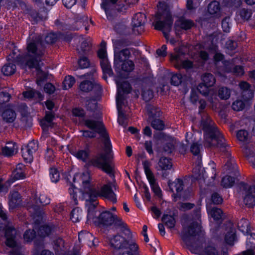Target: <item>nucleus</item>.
I'll return each instance as SVG.
<instances>
[{"mask_svg": "<svg viewBox=\"0 0 255 255\" xmlns=\"http://www.w3.org/2000/svg\"><path fill=\"white\" fill-rule=\"evenodd\" d=\"M25 166L21 163H19L16 166L15 169L12 171L10 178L7 181L8 185L14 181L19 179H22L25 177L24 173Z\"/></svg>", "mask_w": 255, "mask_h": 255, "instance_id": "obj_17", "label": "nucleus"}, {"mask_svg": "<svg viewBox=\"0 0 255 255\" xmlns=\"http://www.w3.org/2000/svg\"><path fill=\"white\" fill-rule=\"evenodd\" d=\"M168 186L172 193V196L174 201H176L178 198L186 199L190 196L189 192L184 190V181L181 179L178 178L174 181L169 182Z\"/></svg>", "mask_w": 255, "mask_h": 255, "instance_id": "obj_13", "label": "nucleus"}, {"mask_svg": "<svg viewBox=\"0 0 255 255\" xmlns=\"http://www.w3.org/2000/svg\"><path fill=\"white\" fill-rule=\"evenodd\" d=\"M85 125L89 128L92 129L93 131L84 130L83 131V136L86 137H94L96 136V133H98L105 138V141L109 140L107 138V135L105 131L104 125L101 122L92 120H86L85 121Z\"/></svg>", "mask_w": 255, "mask_h": 255, "instance_id": "obj_12", "label": "nucleus"}, {"mask_svg": "<svg viewBox=\"0 0 255 255\" xmlns=\"http://www.w3.org/2000/svg\"><path fill=\"white\" fill-rule=\"evenodd\" d=\"M200 255H219L216 250L213 247H207L204 252L200 254ZM220 255H228V254L224 252Z\"/></svg>", "mask_w": 255, "mask_h": 255, "instance_id": "obj_52", "label": "nucleus"}, {"mask_svg": "<svg viewBox=\"0 0 255 255\" xmlns=\"http://www.w3.org/2000/svg\"><path fill=\"white\" fill-rule=\"evenodd\" d=\"M111 149V145L109 140H107L105 142L104 153H100L94 156L90 161L89 164L102 169L105 172L113 176L112 167L107 162L108 156Z\"/></svg>", "mask_w": 255, "mask_h": 255, "instance_id": "obj_9", "label": "nucleus"}, {"mask_svg": "<svg viewBox=\"0 0 255 255\" xmlns=\"http://www.w3.org/2000/svg\"><path fill=\"white\" fill-rule=\"evenodd\" d=\"M117 95L116 97L117 107L118 111V121L120 125L125 127L127 125V119L123 112L122 105L124 103L125 94H128L131 91V87L128 83L122 79H117Z\"/></svg>", "mask_w": 255, "mask_h": 255, "instance_id": "obj_7", "label": "nucleus"}, {"mask_svg": "<svg viewBox=\"0 0 255 255\" xmlns=\"http://www.w3.org/2000/svg\"><path fill=\"white\" fill-rule=\"evenodd\" d=\"M129 51L128 49H124L120 52L115 50L114 64L116 69H120L121 63L126 61L129 55Z\"/></svg>", "mask_w": 255, "mask_h": 255, "instance_id": "obj_19", "label": "nucleus"}, {"mask_svg": "<svg viewBox=\"0 0 255 255\" xmlns=\"http://www.w3.org/2000/svg\"><path fill=\"white\" fill-rule=\"evenodd\" d=\"M35 236V232L34 230H29L25 232L23 238L25 241L29 242L34 238Z\"/></svg>", "mask_w": 255, "mask_h": 255, "instance_id": "obj_62", "label": "nucleus"}, {"mask_svg": "<svg viewBox=\"0 0 255 255\" xmlns=\"http://www.w3.org/2000/svg\"><path fill=\"white\" fill-rule=\"evenodd\" d=\"M162 220L168 228H173L175 226V221L173 216L164 215L163 216Z\"/></svg>", "mask_w": 255, "mask_h": 255, "instance_id": "obj_45", "label": "nucleus"}, {"mask_svg": "<svg viewBox=\"0 0 255 255\" xmlns=\"http://www.w3.org/2000/svg\"><path fill=\"white\" fill-rule=\"evenodd\" d=\"M100 63L104 74L111 75L112 74V70L108 58L100 60Z\"/></svg>", "mask_w": 255, "mask_h": 255, "instance_id": "obj_41", "label": "nucleus"}, {"mask_svg": "<svg viewBox=\"0 0 255 255\" xmlns=\"http://www.w3.org/2000/svg\"><path fill=\"white\" fill-rule=\"evenodd\" d=\"M16 235V231L12 223L7 220L6 213L0 203V242L8 247H14Z\"/></svg>", "mask_w": 255, "mask_h": 255, "instance_id": "obj_3", "label": "nucleus"}, {"mask_svg": "<svg viewBox=\"0 0 255 255\" xmlns=\"http://www.w3.org/2000/svg\"><path fill=\"white\" fill-rule=\"evenodd\" d=\"M72 154L78 159L85 162L89 157V151L87 149H80L73 151Z\"/></svg>", "mask_w": 255, "mask_h": 255, "instance_id": "obj_32", "label": "nucleus"}, {"mask_svg": "<svg viewBox=\"0 0 255 255\" xmlns=\"http://www.w3.org/2000/svg\"><path fill=\"white\" fill-rule=\"evenodd\" d=\"M201 126L205 133L204 146L210 148L217 147L227 153V155H230L229 147L223 135L216 129V126L210 118L207 117L201 121Z\"/></svg>", "mask_w": 255, "mask_h": 255, "instance_id": "obj_2", "label": "nucleus"}, {"mask_svg": "<svg viewBox=\"0 0 255 255\" xmlns=\"http://www.w3.org/2000/svg\"><path fill=\"white\" fill-rule=\"evenodd\" d=\"M54 229V228L52 226L48 225H45L41 226L39 229L38 234L40 236L44 237L48 235Z\"/></svg>", "mask_w": 255, "mask_h": 255, "instance_id": "obj_54", "label": "nucleus"}, {"mask_svg": "<svg viewBox=\"0 0 255 255\" xmlns=\"http://www.w3.org/2000/svg\"><path fill=\"white\" fill-rule=\"evenodd\" d=\"M235 239V230L234 229H231L225 235V241L228 244L232 245L234 244Z\"/></svg>", "mask_w": 255, "mask_h": 255, "instance_id": "obj_46", "label": "nucleus"}, {"mask_svg": "<svg viewBox=\"0 0 255 255\" xmlns=\"http://www.w3.org/2000/svg\"><path fill=\"white\" fill-rule=\"evenodd\" d=\"M145 20V16L144 14L137 13L134 15L132 21V30L134 34H141L143 31Z\"/></svg>", "mask_w": 255, "mask_h": 255, "instance_id": "obj_16", "label": "nucleus"}, {"mask_svg": "<svg viewBox=\"0 0 255 255\" xmlns=\"http://www.w3.org/2000/svg\"><path fill=\"white\" fill-rule=\"evenodd\" d=\"M175 27L179 26L183 29H188L193 25V22L189 19L184 18L180 19L175 22Z\"/></svg>", "mask_w": 255, "mask_h": 255, "instance_id": "obj_34", "label": "nucleus"}, {"mask_svg": "<svg viewBox=\"0 0 255 255\" xmlns=\"http://www.w3.org/2000/svg\"><path fill=\"white\" fill-rule=\"evenodd\" d=\"M2 117L6 122L11 123L15 119L16 116L14 111L10 109H7L3 112Z\"/></svg>", "mask_w": 255, "mask_h": 255, "instance_id": "obj_39", "label": "nucleus"}, {"mask_svg": "<svg viewBox=\"0 0 255 255\" xmlns=\"http://www.w3.org/2000/svg\"><path fill=\"white\" fill-rule=\"evenodd\" d=\"M208 11L211 15H214L217 17L220 16V6L219 3L217 1L211 2L208 5Z\"/></svg>", "mask_w": 255, "mask_h": 255, "instance_id": "obj_28", "label": "nucleus"}, {"mask_svg": "<svg viewBox=\"0 0 255 255\" xmlns=\"http://www.w3.org/2000/svg\"><path fill=\"white\" fill-rule=\"evenodd\" d=\"M25 148L27 149L28 151H29L30 152L33 153L37 150V143L36 141H31L29 142L27 146Z\"/></svg>", "mask_w": 255, "mask_h": 255, "instance_id": "obj_64", "label": "nucleus"}, {"mask_svg": "<svg viewBox=\"0 0 255 255\" xmlns=\"http://www.w3.org/2000/svg\"><path fill=\"white\" fill-rule=\"evenodd\" d=\"M201 147V145L200 144L199 145L197 143H194L191 145L190 149L191 152L194 155L196 156V166L193 168V171L195 175H198L196 176L195 178L198 180L201 179V173H203V169L201 166V157L199 155Z\"/></svg>", "mask_w": 255, "mask_h": 255, "instance_id": "obj_15", "label": "nucleus"}, {"mask_svg": "<svg viewBox=\"0 0 255 255\" xmlns=\"http://www.w3.org/2000/svg\"><path fill=\"white\" fill-rule=\"evenodd\" d=\"M17 149L18 147L14 142H9L2 149V153L6 156H12L17 152Z\"/></svg>", "mask_w": 255, "mask_h": 255, "instance_id": "obj_24", "label": "nucleus"}, {"mask_svg": "<svg viewBox=\"0 0 255 255\" xmlns=\"http://www.w3.org/2000/svg\"><path fill=\"white\" fill-rule=\"evenodd\" d=\"M200 215L198 213L196 216V219L194 220H188L186 224L183 225V229L181 232V236L182 240L185 245L190 248L192 252L196 253L193 249V238L197 235L201 234L200 226Z\"/></svg>", "mask_w": 255, "mask_h": 255, "instance_id": "obj_4", "label": "nucleus"}, {"mask_svg": "<svg viewBox=\"0 0 255 255\" xmlns=\"http://www.w3.org/2000/svg\"><path fill=\"white\" fill-rule=\"evenodd\" d=\"M78 64L81 68L84 69L89 67L90 62L86 57H82L78 61Z\"/></svg>", "mask_w": 255, "mask_h": 255, "instance_id": "obj_63", "label": "nucleus"}, {"mask_svg": "<svg viewBox=\"0 0 255 255\" xmlns=\"http://www.w3.org/2000/svg\"><path fill=\"white\" fill-rule=\"evenodd\" d=\"M237 138L242 144V147L244 150V152L247 154L248 153L247 147V143L250 139L248 132L246 130H240L237 132Z\"/></svg>", "mask_w": 255, "mask_h": 255, "instance_id": "obj_22", "label": "nucleus"}, {"mask_svg": "<svg viewBox=\"0 0 255 255\" xmlns=\"http://www.w3.org/2000/svg\"><path fill=\"white\" fill-rule=\"evenodd\" d=\"M126 251L122 254V255H138V246L132 241L130 242L128 246L124 248Z\"/></svg>", "mask_w": 255, "mask_h": 255, "instance_id": "obj_30", "label": "nucleus"}, {"mask_svg": "<svg viewBox=\"0 0 255 255\" xmlns=\"http://www.w3.org/2000/svg\"><path fill=\"white\" fill-rule=\"evenodd\" d=\"M94 238L92 234L89 233L88 232H81L79 234V240L80 242H81L82 240H85L87 241L88 245L89 246H96L94 241Z\"/></svg>", "mask_w": 255, "mask_h": 255, "instance_id": "obj_29", "label": "nucleus"}, {"mask_svg": "<svg viewBox=\"0 0 255 255\" xmlns=\"http://www.w3.org/2000/svg\"><path fill=\"white\" fill-rule=\"evenodd\" d=\"M222 26L225 32H229L230 31L231 28V20L229 17H226L223 20Z\"/></svg>", "mask_w": 255, "mask_h": 255, "instance_id": "obj_61", "label": "nucleus"}, {"mask_svg": "<svg viewBox=\"0 0 255 255\" xmlns=\"http://www.w3.org/2000/svg\"><path fill=\"white\" fill-rule=\"evenodd\" d=\"M203 83L207 86L212 87L215 84L216 79L214 76L210 73L205 74L202 78Z\"/></svg>", "mask_w": 255, "mask_h": 255, "instance_id": "obj_38", "label": "nucleus"}, {"mask_svg": "<svg viewBox=\"0 0 255 255\" xmlns=\"http://www.w3.org/2000/svg\"><path fill=\"white\" fill-rule=\"evenodd\" d=\"M209 86H207L206 84L204 83H201L199 84L197 87V89L199 92L203 96L208 97V100L212 104V107H213L214 103L217 100L215 95L210 96L211 94L212 91H210L209 89Z\"/></svg>", "mask_w": 255, "mask_h": 255, "instance_id": "obj_21", "label": "nucleus"}, {"mask_svg": "<svg viewBox=\"0 0 255 255\" xmlns=\"http://www.w3.org/2000/svg\"><path fill=\"white\" fill-rule=\"evenodd\" d=\"M234 183V178L231 176H226L223 178L222 185L225 188L231 187Z\"/></svg>", "mask_w": 255, "mask_h": 255, "instance_id": "obj_49", "label": "nucleus"}, {"mask_svg": "<svg viewBox=\"0 0 255 255\" xmlns=\"http://www.w3.org/2000/svg\"><path fill=\"white\" fill-rule=\"evenodd\" d=\"M159 167L162 170L170 169L172 167L170 160L166 157H161L158 163Z\"/></svg>", "mask_w": 255, "mask_h": 255, "instance_id": "obj_42", "label": "nucleus"}, {"mask_svg": "<svg viewBox=\"0 0 255 255\" xmlns=\"http://www.w3.org/2000/svg\"><path fill=\"white\" fill-rule=\"evenodd\" d=\"M49 175L50 179L53 182H57L60 179V174L57 169L54 167L50 169Z\"/></svg>", "mask_w": 255, "mask_h": 255, "instance_id": "obj_50", "label": "nucleus"}, {"mask_svg": "<svg viewBox=\"0 0 255 255\" xmlns=\"http://www.w3.org/2000/svg\"><path fill=\"white\" fill-rule=\"evenodd\" d=\"M22 150V155L25 161L27 162H30L33 160V154L32 152L28 151L25 148H23Z\"/></svg>", "mask_w": 255, "mask_h": 255, "instance_id": "obj_57", "label": "nucleus"}, {"mask_svg": "<svg viewBox=\"0 0 255 255\" xmlns=\"http://www.w3.org/2000/svg\"><path fill=\"white\" fill-rule=\"evenodd\" d=\"M238 228L244 234H248L250 231L248 220L243 219L238 223Z\"/></svg>", "mask_w": 255, "mask_h": 255, "instance_id": "obj_40", "label": "nucleus"}, {"mask_svg": "<svg viewBox=\"0 0 255 255\" xmlns=\"http://www.w3.org/2000/svg\"><path fill=\"white\" fill-rule=\"evenodd\" d=\"M41 42H30L27 44V53L23 57L20 58L18 64L22 68L28 67L30 68H34L37 71L38 78L37 84L40 85L43 80L46 78L45 73L40 69V57L43 54V48L39 47Z\"/></svg>", "mask_w": 255, "mask_h": 255, "instance_id": "obj_1", "label": "nucleus"}, {"mask_svg": "<svg viewBox=\"0 0 255 255\" xmlns=\"http://www.w3.org/2000/svg\"><path fill=\"white\" fill-rule=\"evenodd\" d=\"M121 68L124 71L130 72L133 70L134 65L132 61L128 60L121 63Z\"/></svg>", "mask_w": 255, "mask_h": 255, "instance_id": "obj_48", "label": "nucleus"}, {"mask_svg": "<svg viewBox=\"0 0 255 255\" xmlns=\"http://www.w3.org/2000/svg\"><path fill=\"white\" fill-rule=\"evenodd\" d=\"M109 243L112 247L116 249H122L128 246L130 242L127 243L124 237L116 235L109 239Z\"/></svg>", "mask_w": 255, "mask_h": 255, "instance_id": "obj_20", "label": "nucleus"}, {"mask_svg": "<svg viewBox=\"0 0 255 255\" xmlns=\"http://www.w3.org/2000/svg\"><path fill=\"white\" fill-rule=\"evenodd\" d=\"M83 217L82 211L79 207L73 209L71 213L70 219L74 223L79 222Z\"/></svg>", "mask_w": 255, "mask_h": 255, "instance_id": "obj_35", "label": "nucleus"}, {"mask_svg": "<svg viewBox=\"0 0 255 255\" xmlns=\"http://www.w3.org/2000/svg\"><path fill=\"white\" fill-rule=\"evenodd\" d=\"M152 128L156 130H162L164 128V125L163 122L159 119H155L152 122Z\"/></svg>", "mask_w": 255, "mask_h": 255, "instance_id": "obj_59", "label": "nucleus"}, {"mask_svg": "<svg viewBox=\"0 0 255 255\" xmlns=\"http://www.w3.org/2000/svg\"><path fill=\"white\" fill-rule=\"evenodd\" d=\"M247 236V247L248 248L253 249L255 247V234L250 233V231L248 234H246Z\"/></svg>", "mask_w": 255, "mask_h": 255, "instance_id": "obj_47", "label": "nucleus"}, {"mask_svg": "<svg viewBox=\"0 0 255 255\" xmlns=\"http://www.w3.org/2000/svg\"><path fill=\"white\" fill-rule=\"evenodd\" d=\"M106 43L104 42L101 43V48L98 52V55L100 59L102 60L104 58H107V52L106 50Z\"/></svg>", "mask_w": 255, "mask_h": 255, "instance_id": "obj_60", "label": "nucleus"}, {"mask_svg": "<svg viewBox=\"0 0 255 255\" xmlns=\"http://www.w3.org/2000/svg\"><path fill=\"white\" fill-rule=\"evenodd\" d=\"M207 210L208 214L215 220H219L222 218L223 212L222 210L216 207L212 208L209 205L207 206Z\"/></svg>", "mask_w": 255, "mask_h": 255, "instance_id": "obj_27", "label": "nucleus"}, {"mask_svg": "<svg viewBox=\"0 0 255 255\" xmlns=\"http://www.w3.org/2000/svg\"><path fill=\"white\" fill-rule=\"evenodd\" d=\"M16 69V66L13 64H5L1 69V71L4 75L9 76L13 74Z\"/></svg>", "mask_w": 255, "mask_h": 255, "instance_id": "obj_43", "label": "nucleus"}, {"mask_svg": "<svg viewBox=\"0 0 255 255\" xmlns=\"http://www.w3.org/2000/svg\"><path fill=\"white\" fill-rule=\"evenodd\" d=\"M75 82V79L73 77L71 76H66L63 82V88L66 90L71 88Z\"/></svg>", "mask_w": 255, "mask_h": 255, "instance_id": "obj_53", "label": "nucleus"}, {"mask_svg": "<svg viewBox=\"0 0 255 255\" xmlns=\"http://www.w3.org/2000/svg\"><path fill=\"white\" fill-rule=\"evenodd\" d=\"M92 189L90 194L86 195V206H92L95 207L98 204L97 199L98 197L105 198L114 203L117 202L116 195L113 191L110 184H104L100 187L95 185Z\"/></svg>", "mask_w": 255, "mask_h": 255, "instance_id": "obj_5", "label": "nucleus"}, {"mask_svg": "<svg viewBox=\"0 0 255 255\" xmlns=\"http://www.w3.org/2000/svg\"><path fill=\"white\" fill-rule=\"evenodd\" d=\"M142 164L147 179L150 178V177L154 176L152 172L150 169V162L148 160H144L143 161Z\"/></svg>", "mask_w": 255, "mask_h": 255, "instance_id": "obj_56", "label": "nucleus"}, {"mask_svg": "<svg viewBox=\"0 0 255 255\" xmlns=\"http://www.w3.org/2000/svg\"><path fill=\"white\" fill-rule=\"evenodd\" d=\"M231 95V90L226 87H219L218 90V96L221 100L228 99Z\"/></svg>", "mask_w": 255, "mask_h": 255, "instance_id": "obj_37", "label": "nucleus"}, {"mask_svg": "<svg viewBox=\"0 0 255 255\" xmlns=\"http://www.w3.org/2000/svg\"><path fill=\"white\" fill-rule=\"evenodd\" d=\"M241 89L243 91V99L247 101L252 99L254 97L253 91L250 89V85L246 82H242L239 84Z\"/></svg>", "mask_w": 255, "mask_h": 255, "instance_id": "obj_23", "label": "nucleus"}, {"mask_svg": "<svg viewBox=\"0 0 255 255\" xmlns=\"http://www.w3.org/2000/svg\"><path fill=\"white\" fill-rule=\"evenodd\" d=\"M99 86L96 83L92 81H85L82 82L79 86L80 90L85 92H88L91 91L94 86Z\"/></svg>", "mask_w": 255, "mask_h": 255, "instance_id": "obj_36", "label": "nucleus"}, {"mask_svg": "<svg viewBox=\"0 0 255 255\" xmlns=\"http://www.w3.org/2000/svg\"><path fill=\"white\" fill-rule=\"evenodd\" d=\"M183 78L180 74H173L171 78V83L173 85L178 86L182 83Z\"/></svg>", "mask_w": 255, "mask_h": 255, "instance_id": "obj_55", "label": "nucleus"}, {"mask_svg": "<svg viewBox=\"0 0 255 255\" xmlns=\"http://www.w3.org/2000/svg\"><path fill=\"white\" fill-rule=\"evenodd\" d=\"M20 195L16 191L10 192L8 197V204L10 208H14L20 203Z\"/></svg>", "mask_w": 255, "mask_h": 255, "instance_id": "obj_26", "label": "nucleus"}, {"mask_svg": "<svg viewBox=\"0 0 255 255\" xmlns=\"http://www.w3.org/2000/svg\"><path fill=\"white\" fill-rule=\"evenodd\" d=\"M73 182H77L81 185L82 198L86 201V195L90 194L92 188L95 186L91 182L89 172L86 171L83 173L76 174L73 178Z\"/></svg>", "mask_w": 255, "mask_h": 255, "instance_id": "obj_10", "label": "nucleus"}, {"mask_svg": "<svg viewBox=\"0 0 255 255\" xmlns=\"http://www.w3.org/2000/svg\"><path fill=\"white\" fill-rule=\"evenodd\" d=\"M87 219L90 222H93L97 225L110 226L115 222L119 225H122V220L117 215L112 214L109 211L103 212L98 217H96V211L95 207L88 206Z\"/></svg>", "mask_w": 255, "mask_h": 255, "instance_id": "obj_6", "label": "nucleus"}, {"mask_svg": "<svg viewBox=\"0 0 255 255\" xmlns=\"http://www.w3.org/2000/svg\"><path fill=\"white\" fill-rule=\"evenodd\" d=\"M72 39L75 43L81 42L80 45L77 47V50L79 54H85L90 50L91 43L89 39H85L81 36H79L74 37Z\"/></svg>", "mask_w": 255, "mask_h": 255, "instance_id": "obj_18", "label": "nucleus"}, {"mask_svg": "<svg viewBox=\"0 0 255 255\" xmlns=\"http://www.w3.org/2000/svg\"><path fill=\"white\" fill-rule=\"evenodd\" d=\"M35 203L36 205H32L31 208L34 210L36 209V207H39L40 206H45L48 205L50 203V199L44 194H40L38 199L36 200Z\"/></svg>", "mask_w": 255, "mask_h": 255, "instance_id": "obj_31", "label": "nucleus"}, {"mask_svg": "<svg viewBox=\"0 0 255 255\" xmlns=\"http://www.w3.org/2000/svg\"><path fill=\"white\" fill-rule=\"evenodd\" d=\"M69 186L70 187L69 188V192L73 200L74 204L76 205L78 204L77 195V189L74 187V185L71 183V182H70Z\"/></svg>", "mask_w": 255, "mask_h": 255, "instance_id": "obj_51", "label": "nucleus"}, {"mask_svg": "<svg viewBox=\"0 0 255 255\" xmlns=\"http://www.w3.org/2000/svg\"><path fill=\"white\" fill-rule=\"evenodd\" d=\"M156 18L157 21L154 24L155 28L157 30H162L167 41L174 45L176 41L173 38H169L168 33L171 29L173 20L168 10L166 9L163 12L159 9L156 14Z\"/></svg>", "mask_w": 255, "mask_h": 255, "instance_id": "obj_8", "label": "nucleus"}, {"mask_svg": "<svg viewBox=\"0 0 255 255\" xmlns=\"http://www.w3.org/2000/svg\"><path fill=\"white\" fill-rule=\"evenodd\" d=\"M184 52L181 47L174 48V53L170 54V60L174 67L178 69H185L189 70L192 68V61L188 59H183Z\"/></svg>", "mask_w": 255, "mask_h": 255, "instance_id": "obj_11", "label": "nucleus"}, {"mask_svg": "<svg viewBox=\"0 0 255 255\" xmlns=\"http://www.w3.org/2000/svg\"><path fill=\"white\" fill-rule=\"evenodd\" d=\"M223 170L228 174L236 175L237 172V166L234 159H230L223 167Z\"/></svg>", "mask_w": 255, "mask_h": 255, "instance_id": "obj_25", "label": "nucleus"}, {"mask_svg": "<svg viewBox=\"0 0 255 255\" xmlns=\"http://www.w3.org/2000/svg\"><path fill=\"white\" fill-rule=\"evenodd\" d=\"M23 95L25 98L28 99L34 98L38 100H42L43 98V96L40 92L34 90H30L24 92L23 93Z\"/></svg>", "mask_w": 255, "mask_h": 255, "instance_id": "obj_33", "label": "nucleus"}, {"mask_svg": "<svg viewBox=\"0 0 255 255\" xmlns=\"http://www.w3.org/2000/svg\"><path fill=\"white\" fill-rule=\"evenodd\" d=\"M241 195L244 204L249 207L255 204V186H250L246 183H241Z\"/></svg>", "mask_w": 255, "mask_h": 255, "instance_id": "obj_14", "label": "nucleus"}, {"mask_svg": "<svg viewBox=\"0 0 255 255\" xmlns=\"http://www.w3.org/2000/svg\"><path fill=\"white\" fill-rule=\"evenodd\" d=\"M245 104L242 100H236L232 104V108L234 110L239 111L242 110L245 107Z\"/></svg>", "mask_w": 255, "mask_h": 255, "instance_id": "obj_58", "label": "nucleus"}, {"mask_svg": "<svg viewBox=\"0 0 255 255\" xmlns=\"http://www.w3.org/2000/svg\"><path fill=\"white\" fill-rule=\"evenodd\" d=\"M147 179L149 181L152 191L157 195H160L161 193V189L158 184L156 183L154 176L150 177V178H147Z\"/></svg>", "mask_w": 255, "mask_h": 255, "instance_id": "obj_44", "label": "nucleus"}]
</instances>
